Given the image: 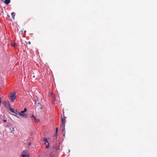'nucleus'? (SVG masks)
Returning a JSON list of instances; mask_svg holds the SVG:
<instances>
[{
	"instance_id": "a211bd4d",
	"label": "nucleus",
	"mask_w": 157,
	"mask_h": 157,
	"mask_svg": "<svg viewBox=\"0 0 157 157\" xmlns=\"http://www.w3.org/2000/svg\"><path fill=\"white\" fill-rule=\"evenodd\" d=\"M3 121L4 122H6V121H7V120H3Z\"/></svg>"
},
{
	"instance_id": "20e7f679",
	"label": "nucleus",
	"mask_w": 157,
	"mask_h": 157,
	"mask_svg": "<svg viewBox=\"0 0 157 157\" xmlns=\"http://www.w3.org/2000/svg\"><path fill=\"white\" fill-rule=\"evenodd\" d=\"M44 141V144L46 146V148H48L49 147V144L48 142L47 139H45Z\"/></svg>"
},
{
	"instance_id": "dca6fc26",
	"label": "nucleus",
	"mask_w": 157,
	"mask_h": 157,
	"mask_svg": "<svg viewBox=\"0 0 157 157\" xmlns=\"http://www.w3.org/2000/svg\"><path fill=\"white\" fill-rule=\"evenodd\" d=\"M27 109L25 108H24V110H23V111L25 112L27 111Z\"/></svg>"
},
{
	"instance_id": "f257e3e1",
	"label": "nucleus",
	"mask_w": 157,
	"mask_h": 157,
	"mask_svg": "<svg viewBox=\"0 0 157 157\" xmlns=\"http://www.w3.org/2000/svg\"><path fill=\"white\" fill-rule=\"evenodd\" d=\"M61 120L62 121V125L61 126V128L62 132L64 133L65 125L66 122V118H63V117H62Z\"/></svg>"
},
{
	"instance_id": "9d476101",
	"label": "nucleus",
	"mask_w": 157,
	"mask_h": 157,
	"mask_svg": "<svg viewBox=\"0 0 157 157\" xmlns=\"http://www.w3.org/2000/svg\"><path fill=\"white\" fill-rule=\"evenodd\" d=\"M15 13L14 12H13L11 13V16L13 18V19H14L15 16Z\"/></svg>"
},
{
	"instance_id": "1a4fd4ad",
	"label": "nucleus",
	"mask_w": 157,
	"mask_h": 157,
	"mask_svg": "<svg viewBox=\"0 0 157 157\" xmlns=\"http://www.w3.org/2000/svg\"><path fill=\"white\" fill-rule=\"evenodd\" d=\"M10 0H5L4 2L6 4L8 5L10 3Z\"/></svg>"
},
{
	"instance_id": "423d86ee",
	"label": "nucleus",
	"mask_w": 157,
	"mask_h": 157,
	"mask_svg": "<svg viewBox=\"0 0 157 157\" xmlns=\"http://www.w3.org/2000/svg\"><path fill=\"white\" fill-rule=\"evenodd\" d=\"M44 141V144L46 146V148H48L49 147V144L48 142L47 139H45Z\"/></svg>"
},
{
	"instance_id": "ddd939ff",
	"label": "nucleus",
	"mask_w": 157,
	"mask_h": 157,
	"mask_svg": "<svg viewBox=\"0 0 157 157\" xmlns=\"http://www.w3.org/2000/svg\"><path fill=\"white\" fill-rule=\"evenodd\" d=\"M10 129L11 130L10 132H12L14 131V128L13 127H11V128H10Z\"/></svg>"
},
{
	"instance_id": "b1692460",
	"label": "nucleus",
	"mask_w": 157,
	"mask_h": 157,
	"mask_svg": "<svg viewBox=\"0 0 157 157\" xmlns=\"http://www.w3.org/2000/svg\"><path fill=\"white\" fill-rule=\"evenodd\" d=\"M2 1L4 2L5 0H1Z\"/></svg>"
},
{
	"instance_id": "2eb2a0df",
	"label": "nucleus",
	"mask_w": 157,
	"mask_h": 157,
	"mask_svg": "<svg viewBox=\"0 0 157 157\" xmlns=\"http://www.w3.org/2000/svg\"><path fill=\"white\" fill-rule=\"evenodd\" d=\"M58 128H56V136L57 135V133L58 132Z\"/></svg>"
},
{
	"instance_id": "0eeeda50",
	"label": "nucleus",
	"mask_w": 157,
	"mask_h": 157,
	"mask_svg": "<svg viewBox=\"0 0 157 157\" xmlns=\"http://www.w3.org/2000/svg\"><path fill=\"white\" fill-rule=\"evenodd\" d=\"M19 114L20 116H24L25 117H27V115L25 113V112L23 111H22L19 113Z\"/></svg>"
},
{
	"instance_id": "4be33fe9",
	"label": "nucleus",
	"mask_w": 157,
	"mask_h": 157,
	"mask_svg": "<svg viewBox=\"0 0 157 157\" xmlns=\"http://www.w3.org/2000/svg\"><path fill=\"white\" fill-rule=\"evenodd\" d=\"M16 44H14V46L16 47Z\"/></svg>"
},
{
	"instance_id": "6ab92c4d",
	"label": "nucleus",
	"mask_w": 157,
	"mask_h": 157,
	"mask_svg": "<svg viewBox=\"0 0 157 157\" xmlns=\"http://www.w3.org/2000/svg\"><path fill=\"white\" fill-rule=\"evenodd\" d=\"M36 101H39V100H38V97L37 96H36Z\"/></svg>"
},
{
	"instance_id": "39448f33",
	"label": "nucleus",
	"mask_w": 157,
	"mask_h": 157,
	"mask_svg": "<svg viewBox=\"0 0 157 157\" xmlns=\"http://www.w3.org/2000/svg\"><path fill=\"white\" fill-rule=\"evenodd\" d=\"M44 141V144L46 146V148H48L49 147V144L48 142L47 139H45Z\"/></svg>"
},
{
	"instance_id": "412c9836",
	"label": "nucleus",
	"mask_w": 157,
	"mask_h": 157,
	"mask_svg": "<svg viewBox=\"0 0 157 157\" xmlns=\"http://www.w3.org/2000/svg\"><path fill=\"white\" fill-rule=\"evenodd\" d=\"M0 102L1 103V97H0Z\"/></svg>"
},
{
	"instance_id": "f03ea898",
	"label": "nucleus",
	"mask_w": 157,
	"mask_h": 157,
	"mask_svg": "<svg viewBox=\"0 0 157 157\" xmlns=\"http://www.w3.org/2000/svg\"><path fill=\"white\" fill-rule=\"evenodd\" d=\"M11 101L13 102L16 98L15 93H10L9 96Z\"/></svg>"
},
{
	"instance_id": "6e6552de",
	"label": "nucleus",
	"mask_w": 157,
	"mask_h": 157,
	"mask_svg": "<svg viewBox=\"0 0 157 157\" xmlns=\"http://www.w3.org/2000/svg\"><path fill=\"white\" fill-rule=\"evenodd\" d=\"M35 104H36V105L38 107H39L40 108H41V104L40 102H39V101H35Z\"/></svg>"
},
{
	"instance_id": "7ed1b4c3",
	"label": "nucleus",
	"mask_w": 157,
	"mask_h": 157,
	"mask_svg": "<svg viewBox=\"0 0 157 157\" xmlns=\"http://www.w3.org/2000/svg\"><path fill=\"white\" fill-rule=\"evenodd\" d=\"M21 156H22L23 157H29V155L27 152L26 151L24 150L23 151Z\"/></svg>"
},
{
	"instance_id": "f3484780",
	"label": "nucleus",
	"mask_w": 157,
	"mask_h": 157,
	"mask_svg": "<svg viewBox=\"0 0 157 157\" xmlns=\"http://www.w3.org/2000/svg\"><path fill=\"white\" fill-rule=\"evenodd\" d=\"M32 117H33L35 119H36V117L34 116L33 115H32V117H31V118H32Z\"/></svg>"
},
{
	"instance_id": "a878e982",
	"label": "nucleus",
	"mask_w": 157,
	"mask_h": 157,
	"mask_svg": "<svg viewBox=\"0 0 157 157\" xmlns=\"http://www.w3.org/2000/svg\"><path fill=\"white\" fill-rule=\"evenodd\" d=\"M63 135H64H64H65V134H64Z\"/></svg>"
},
{
	"instance_id": "aec40b11",
	"label": "nucleus",
	"mask_w": 157,
	"mask_h": 157,
	"mask_svg": "<svg viewBox=\"0 0 157 157\" xmlns=\"http://www.w3.org/2000/svg\"><path fill=\"white\" fill-rule=\"evenodd\" d=\"M28 43L29 44H31V42L30 41H29Z\"/></svg>"
},
{
	"instance_id": "f8f14e48",
	"label": "nucleus",
	"mask_w": 157,
	"mask_h": 157,
	"mask_svg": "<svg viewBox=\"0 0 157 157\" xmlns=\"http://www.w3.org/2000/svg\"><path fill=\"white\" fill-rule=\"evenodd\" d=\"M53 150L55 151H57L58 149V148H57L56 147H55L54 146H53Z\"/></svg>"
},
{
	"instance_id": "4468645a",
	"label": "nucleus",
	"mask_w": 157,
	"mask_h": 157,
	"mask_svg": "<svg viewBox=\"0 0 157 157\" xmlns=\"http://www.w3.org/2000/svg\"><path fill=\"white\" fill-rule=\"evenodd\" d=\"M10 111H11V112L14 113H15V112H14V110L13 109L10 108Z\"/></svg>"
},
{
	"instance_id": "9b49d317",
	"label": "nucleus",
	"mask_w": 157,
	"mask_h": 157,
	"mask_svg": "<svg viewBox=\"0 0 157 157\" xmlns=\"http://www.w3.org/2000/svg\"><path fill=\"white\" fill-rule=\"evenodd\" d=\"M2 103L3 105H4V106L6 107L7 106V102L6 101H3Z\"/></svg>"
},
{
	"instance_id": "5701e85b",
	"label": "nucleus",
	"mask_w": 157,
	"mask_h": 157,
	"mask_svg": "<svg viewBox=\"0 0 157 157\" xmlns=\"http://www.w3.org/2000/svg\"><path fill=\"white\" fill-rule=\"evenodd\" d=\"M31 143H29V145H31Z\"/></svg>"
},
{
	"instance_id": "393cba45",
	"label": "nucleus",
	"mask_w": 157,
	"mask_h": 157,
	"mask_svg": "<svg viewBox=\"0 0 157 157\" xmlns=\"http://www.w3.org/2000/svg\"><path fill=\"white\" fill-rule=\"evenodd\" d=\"M55 156V155H53L52 156V157H54Z\"/></svg>"
}]
</instances>
